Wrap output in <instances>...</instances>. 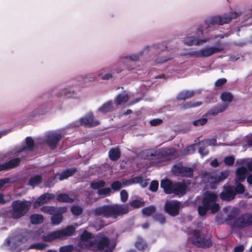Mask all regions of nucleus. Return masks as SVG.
Masks as SVG:
<instances>
[{"instance_id": "obj_59", "label": "nucleus", "mask_w": 252, "mask_h": 252, "mask_svg": "<svg viewBox=\"0 0 252 252\" xmlns=\"http://www.w3.org/2000/svg\"><path fill=\"white\" fill-rule=\"evenodd\" d=\"M101 76V78L103 80H109L112 78L113 74L111 73H106L104 75H102V73H99L98 76Z\"/></svg>"}, {"instance_id": "obj_62", "label": "nucleus", "mask_w": 252, "mask_h": 252, "mask_svg": "<svg viewBox=\"0 0 252 252\" xmlns=\"http://www.w3.org/2000/svg\"><path fill=\"white\" fill-rule=\"evenodd\" d=\"M235 158H224V163L228 165H233Z\"/></svg>"}, {"instance_id": "obj_7", "label": "nucleus", "mask_w": 252, "mask_h": 252, "mask_svg": "<svg viewBox=\"0 0 252 252\" xmlns=\"http://www.w3.org/2000/svg\"><path fill=\"white\" fill-rule=\"evenodd\" d=\"M210 37H203V28L200 26L196 29L195 35L186 37L184 42L188 46H199L211 39Z\"/></svg>"}, {"instance_id": "obj_30", "label": "nucleus", "mask_w": 252, "mask_h": 252, "mask_svg": "<svg viewBox=\"0 0 252 252\" xmlns=\"http://www.w3.org/2000/svg\"><path fill=\"white\" fill-rule=\"evenodd\" d=\"M228 176L227 171L221 172L220 174L216 177H212V183L218 184L223 181Z\"/></svg>"}, {"instance_id": "obj_22", "label": "nucleus", "mask_w": 252, "mask_h": 252, "mask_svg": "<svg viewBox=\"0 0 252 252\" xmlns=\"http://www.w3.org/2000/svg\"><path fill=\"white\" fill-rule=\"evenodd\" d=\"M187 186L184 183L177 182L174 183L173 193L176 195H184L187 191Z\"/></svg>"}, {"instance_id": "obj_17", "label": "nucleus", "mask_w": 252, "mask_h": 252, "mask_svg": "<svg viewBox=\"0 0 252 252\" xmlns=\"http://www.w3.org/2000/svg\"><path fill=\"white\" fill-rule=\"evenodd\" d=\"M233 190L232 186H224L223 190L220 194V198L222 200L228 201L233 200L236 196Z\"/></svg>"}, {"instance_id": "obj_52", "label": "nucleus", "mask_w": 252, "mask_h": 252, "mask_svg": "<svg viewBox=\"0 0 252 252\" xmlns=\"http://www.w3.org/2000/svg\"><path fill=\"white\" fill-rule=\"evenodd\" d=\"M209 210L205 206H199L198 207V214L201 216H204L207 213V211Z\"/></svg>"}, {"instance_id": "obj_60", "label": "nucleus", "mask_w": 252, "mask_h": 252, "mask_svg": "<svg viewBox=\"0 0 252 252\" xmlns=\"http://www.w3.org/2000/svg\"><path fill=\"white\" fill-rule=\"evenodd\" d=\"M95 76H87L85 78H83L82 81L84 82L85 83H87L88 82L93 81L95 80Z\"/></svg>"}, {"instance_id": "obj_58", "label": "nucleus", "mask_w": 252, "mask_h": 252, "mask_svg": "<svg viewBox=\"0 0 252 252\" xmlns=\"http://www.w3.org/2000/svg\"><path fill=\"white\" fill-rule=\"evenodd\" d=\"M132 184L140 183L142 184L143 182V178L141 176H138L131 178Z\"/></svg>"}, {"instance_id": "obj_2", "label": "nucleus", "mask_w": 252, "mask_h": 252, "mask_svg": "<svg viewBox=\"0 0 252 252\" xmlns=\"http://www.w3.org/2000/svg\"><path fill=\"white\" fill-rule=\"evenodd\" d=\"M31 206V201L17 200L13 201L11 204V218L15 220L21 218L26 215Z\"/></svg>"}, {"instance_id": "obj_27", "label": "nucleus", "mask_w": 252, "mask_h": 252, "mask_svg": "<svg viewBox=\"0 0 252 252\" xmlns=\"http://www.w3.org/2000/svg\"><path fill=\"white\" fill-rule=\"evenodd\" d=\"M77 171V169L75 167L66 169L63 170L59 176L60 181L63 180L72 176Z\"/></svg>"}, {"instance_id": "obj_24", "label": "nucleus", "mask_w": 252, "mask_h": 252, "mask_svg": "<svg viewBox=\"0 0 252 252\" xmlns=\"http://www.w3.org/2000/svg\"><path fill=\"white\" fill-rule=\"evenodd\" d=\"M247 173V169L244 166H241L237 168L236 171V181L240 182L244 181Z\"/></svg>"}, {"instance_id": "obj_26", "label": "nucleus", "mask_w": 252, "mask_h": 252, "mask_svg": "<svg viewBox=\"0 0 252 252\" xmlns=\"http://www.w3.org/2000/svg\"><path fill=\"white\" fill-rule=\"evenodd\" d=\"M194 91H185L180 93L177 96V99L178 100H185L187 99L190 98L195 95Z\"/></svg>"}, {"instance_id": "obj_43", "label": "nucleus", "mask_w": 252, "mask_h": 252, "mask_svg": "<svg viewBox=\"0 0 252 252\" xmlns=\"http://www.w3.org/2000/svg\"><path fill=\"white\" fill-rule=\"evenodd\" d=\"M220 97L222 101L230 102L232 101L233 98V96L229 92H223L221 94Z\"/></svg>"}, {"instance_id": "obj_36", "label": "nucleus", "mask_w": 252, "mask_h": 252, "mask_svg": "<svg viewBox=\"0 0 252 252\" xmlns=\"http://www.w3.org/2000/svg\"><path fill=\"white\" fill-rule=\"evenodd\" d=\"M105 182L102 180L93 181L90 183V187L93 189H97V190L105 187Z\"/></svg>"}, {"instance_id": "obj_4", "label": "nucleus", "mask_w": 252, "mask_h": 252, "mask_svg": "<svg viewBox=\"0 0 252 252\" xmlns=\"http://www.w3.org/2000/svg\"><path fill=\"white\" fill-rule=\"evenodd\" d=\"M110 244V240L107 236H97L94 240L88 242L84 248L90 251L96 252L109 247Z\"/></svg>"}, {"instance_id": "obj_51", "label": "nucleus", "mask_w": 252, "mask_h": 252, "mask_svg": "<svg viewBox=\"0 0 252 252\" xmlns=\"http://www.w3.org/2000/svg\"><path fill=\"white\" fill-rule=\"evenodd\" d=\"M111 192V189L110 188H105L99 189L97 190V194L99 195L106 196L109 195Z\"/></svg>"}, {"instance_id": "obj_15", "label": "nucleus", "mask_w": 252, "mask_h": 252, "mask_svg": "<svg viewBox=\"0 0 252 252\" xmlns=\"http://www.w3.org/2000/svg\"><path fill=\"white\" fill-rule=\"evenodd\" d=\"M62 137V135L58 132L50 133L46 135L45 142L51 149L54 150Z\"/></svg>"}, {"instance_id": "obj_33", "label": "nucleus", "mask_w": 252, "mask_h": 252, "mask_svg": "<svg viewBox=\"0 0 252 252\" xmlns=\"http://www.w3.org/2000/svg\"><path fill=\"white\" fill-rule=\"evenodd\" d=\"M31 222L33 224H38L42 223L43 221V217L40 214H32L30 217Z\"/></svg>"}, {"instance_id": "obj_63", "label": "nucleus", "mask_w": 252, "mask_h": 252, "mask_svg": "<svg viewBox=\"0 0 252 252\" xmlns=\"http://www.w3.org/2000/svg\"><path fill=\"white\" fill-rule=\"evenodd\" d=\"M154 48L160 49L162 51H164L167 48V47L164 45L163 43H162L161 44H159L158 45H156L155 47H154Z\"/></svg>"}, {"instance_id": "obj_28", "label": "nucleus", "mask_w": 252, "mask_h": 252, "mask_svg": "<svg viewBox=\"0 0 252 252\" xmlns=\"http://www.w3.org/2000/svg\"><path fill=\"white\" fill-rule=\"evenodd\" d=\"M57 200L59 202L71 203L74 201V199L70 197L66 193H60L57 196Z\"/></svg>"}, {"instance_id": "obj_3", "label": "nucleus", "mask_w": 252, "mask_h": 252, "mask_svg": "<svg viewBox=\"0 0 252 252\" xmlns=\"http://www.w3.org/2000/svg\"><path fill=\"white\" fill-rule=\"evenodd\" d=\"M237 16L238 14L236 12H230L222 15L209 17L205 20V24L208 27L215 25H223L230 23Z\"/></svg>"}, {"instance_id": "obj_41", "label": "nucleus", "mask_w": 252, "mask_h": 252, "mask_svg": "<svg viewBox=\"0 0 252 252\" xmlns=\"http://www.w3.org/2000/svg\"><path fill=\"white\" fill-rule=\"evenodd\" d=\"M128 99V96L127 94H120L116 97L115 103L117 105H120L122 103L126 102Z\"/></svg>"}, {"instance_id": "obj_25", "label": "nucleus", "mask_w": 252, "mask_h": 252, "mask_svg": "<svg viewBox=\"0 0 252 252\" xmlns=\"http://www.w3.org/2000/svg\"><path fill=\"white\" fill-rule=\"evenodd\" d=\"M57 231L59 235V238H62L65 236L72 235L75 231V229L73 226L69 225L64 229L58 230Z\"/></svg>"}, {"instance_id": "obj_32", "label": "nucleus", "mask_w": 252, "mask_h": 252, "mask_svg": "<svg viewBox=\"0 0 252 252\" xmlns=\"http://www.w3.org/2000/svg\"><path fill=\"white\" fill-rule=\"evenodd\" d=\"M202 104V102L201 101H188L181 105V108L183 110L198 107L201 105Z\"/></svg>"}, {"instance_id": "obj_44", "label": "nucleus", "mask_w": 252, "mask_h": 252, "mask_svg": "<svg viewBox=\"0 0 252 252\" xmlns=\"http://www.w3.org/2000/svg\"><path fill=\"white\" fill-rule=\"evenodd\" d=\"M71 213L75 216H78L81 215L83 212V208L78 205H73L70 209Z\"/></svg>"}, {"instance_id": "obj_48", "label": "nucleus", "mask_w": 252, "mask_h": 252, "mask_svg": "<svg viewBox=\"0 0 252 252\" xmlns=\"http://www.w3.org/2000/svg\"><path fill=\"white\" fill-rule=\"evenodd\" d=\"M92 237V234L91 233L88 232L87 231H84L83 233L80 235V239L82 241L86 242L85 245L90 241H88L89 239Z\"/></svg>"}, {"instance_id": "obj_21", "label": "nucleus", "mask_w": 252, "mask_h": 252, "mask_svg": "<svg viewBox=\"0 0 252 252\" xmlns=\"http://www.w3.org/2000/svg\"><path fill=\"white\" fill-rule=\"evenodd\" d=\"M21 162V158H12L8 162L0 164V171L7 170L18 166Z\"/></svg>"}, {"instance_id": "obj_64", "label": "nucleus", "mask_w": 252, "mask_h": 252, "mask_svg": "<svg viewBox=\"0 0 252 252\" xmlns=\"http://www.w3.org/2000/svg\"><path fill=\"white\" fill-rule=\"evenodd\" d=\"M244 250V246L243 245H240L236 246L234 248L235 252H243Z\"/></svg>"}, {"instance_id": "obj_34", "label": "nucleus", "mask_w": 252, "mask_h": 252, "mask_svg": "<svg viewBox=\"0 0 252 252\" xmlns=\"http://www.w3.org/2000/svg\"><path fill=\"white\" fill-rule=\"evenodd\" d=\"M42 240L45 242H50L56 239H59V235L57 231H53L49 233L47 235H43L42 237Z\"/></svg>"}, {"instance_id": "obj_14", "label": "nucleus", "mask_w": 252, "mask_h": 252, "mask_svg": "<svg viewBox=\"0 0 252 252\" xmlns=\"http://www.w3.org/2000/svg\"><path fill=\"white\" fill-rule=\"evenodd\" d=\"M217 144L216 138L205 139L202 140L197 144L198 147V152L201 156H206L209 153L207 147L209 146H215Z\"/></svg>"}, {"instance_id": "obj_57", "label": "nucleus", "mask_w": 252, "mask_h": 252, "mask_svg": "<svg viewBox=\"0 0 252 252\" xmlns=\"http://www.w3.org/2000/svg\"><path fill=\"white\" fill-rule=\"evenodd\" d=\"M236 214H235V213H230V214H229L227 215L226 220H234L233 222V223H232V228H238L237 227H236L233 226L234 222L238 218H237V219H236Z\"/></svg>"}, {"instance_id": "obj_46", "label": "nucleus", "mask_w": 252, "mask_h": 252, "mask_svg": "<svg viewBox=\"0 0 252 252\" xmlns=\"http://www.w3.org/2000/svg\"><path fill=\"white\" fill-rule=\"evenodd\" d=\"M155 220L158 221L161 224H164L166 222L165 216L161 213H156L153 216Z\"/></svg>"}, {"instance_id": "obj_38", "label": "nucleus", "mask_w": 252, "mask_h": 252, "mask_svg": "<svg viewBox=\"0 0 252 252\" xmlns=\"http://www.w3.org/2000/svg\"><path fill=\"white\" fill-rule=\"evenodd\" d=\"M121 152L119 147L111 148L108 153L109 158H120Z\"/></svg>"}, {"instance_id": "obj_54", "label": "nucleus", "mask_w": 252, "mask_h": 252, "mask_svg": "<svg viewBox=\"0 0 252 252\" xmlns=\"http://www.w3.org/2000/svg\"><path fill=\"white\" fill-rule=\"evenodd\" d=\"M121 200L123 202H126L128 197V194L126 190L123 189L120 192Z\"/></svg>"}, {"instance_id": "obj_5", "label": "nucleus", "mask_w": 252, "mask_h": 252, "mask_svg": "<svg viewBox=\"0 0 252 252\" xmlns=\"http://www.w3.org/2000/svg\"><path fill=\"white\" fill-rule=\"evenodd\" d=\"M36 146L32 138L30 136L27 137L25 140V143L21 146L15 147L12 151L8 152L7 156H5L3 158H6L7 156L14 157L18 156V154L23 152L28 153L34 151Z\"/></svg>"}, {"instance_id": "obj_50", "label": "nucleus", "mask_w": 252, "mask_h": 252, "mask_svg": "<svg viewBox=\"0 0 252 252\" xmlns=\"http://www.w3.org/2000/svg\"><path fill=\"white\" fill-rule=\"evenodd\" d=\"M111 187L114 191H117L122 189V184L120 181H116L111 184Z\"/></svg>"}, {"instance_id": "obj_10", "label": "nucleus", "mask_w": 252, "mask_h": 252, "mask_svg": "<svg viewBox=\"0 0 252 252\" xmlns=\"http://www.w3.org/2000/svg\"><path fill=\"white\" fill-rule=\"evenodd\" d=\"M227 107V105H220L217 106H215L209 111H208L205 114H204L203 116V118L194 121L192 122V124L196 126H204L207 123L208 121L207 117H210V116H215L219 113L224 111Z\"/></svg>"}, {"instance_id": "obj_9", "label": "nucleus", "mask_w": 252, "mask_h": 252, "mask_svg": "<svg viewBox=\"0 0 252 252\" xmlns=\"http://www.w3.org/2000/svg\"><path fill=\"white\" fill-rule=\"evenodd\" d=\"M223 50L224 47L221 45L219 47H208L202 48L198 51L189 52L187 55L193 58H207Z\"/></svg>"}, {"instance_id": "obj_42", "label": "nucleus", "mask_w": 252, "mask_h": 252, "mask_svg": "<svg viewBox=\"0 0 252 252\" xmlns=\"http://www.w3.org/2000/svg\"><path fill=\"white\" fill-rule=\"evenodd\" d=\"M197 147L196 144H191L188 146L182 151V154L185 155H188L194 153Z\"/></svg>"}, {"instance_id": "obj_53", "label": "nucleus", "mask_w": 252, "mask_h": 252, "mask_svg": "<svg viewBox=\"0 0 252 252\" xmlns=\"http://www.w3.org/2000/svg\"><path fill=\"white\" fill-rule=\"evenodd\" d=\"M158 188V182L157 181H152L150 184L149 189L153 192L156 191Z\"/></svg>"}, {"instance_id": "obj_55", "label": "nucleus", "mask_w": 252, "mask_h": 252, "mask_svg": "<svg viewBox=\"0 0 252 252\" xmlns=\"http://www.w3.org/2000/svg\"><path fill=\"white\" fill-rule=\"evenodd\" d=\"M227 82V80L224 78H220L218 79L215 83V85L217 87H221L223 85L225 84Z\"/></svg>"}, {"instance_id": "obj_61", "label": "nucleus", "mask_w": 252, "mask_h": 252, "mask_svg": "<svg viewBox=\"0 0 252 252\" xmlns=\"http://www.w3.org/2000/svg\"><path fill=\"white\" fill-rule=\"evenodd\" d=\"M10 182V179L6 178L0 179V189L3 187V186Z\"/></svg>"}, {"instance_id": "obj_11", "label": "nucleus", "mask_w": 252, "mask_h": 252, "mask_svg": "<svg viewBox=\"0 0 252 252\" xmlns=\"http://www.w3.org/2000/svg\"><path fill=\"white\" fill-rule=\"evenodd\" d=\"M217 199V195L213 192L206 194L203 197L202 203V205L205 206L212 213L215 214L220 209V205L216 203Z\"/></svg>"}, {"instance_id": "obj_12", "label": "nucleus", "mask_w": 252, "mask_h": 252, "mask_svg": "<svg viewBox=\"0 0 252 252\" xmlns=\"http://www.w3.org/2000/svg\"><path fill=\"white\" fill-rule=\"evenodd\" d=\"M252 225V213H246L242 214L235 221L233 226L242 229Z\"/></svg>"}, {"instance_id": "obj_35", "label": "nucleus", "mask_w": 252, "mask_h": 252, "mask_svg": "<svg viewBox=\"0 0 252 252\" xmlns=\"http://www.w3.org/2000/svg\"><path fill=\"white\" fill-rule=\"evenodd\" d=\"M42 176L39 175H35L33 177H31L28 183V185L32 186L34 187L41 183L42 182Z\"/></svg>"}, {"instance_id": "obj_1", "label": "nucleus", "mask_w": 252, "mask_h": 252, "mask_svg": "<svg viewBox=\"0 0 252 252\" xmlns=\"http://www.w3.org/2000/svg\"><path fill=\"white\" fill-rule=\"evenodd\" d=\"M130 209L127 204H109L98 206L92 211L94 217L102 216L106 218L116 219L119 216L126 214Z\"/></svg>"}, {"instance_id": "obj_40", "label": "nucleus", "mask_w": 252, "mask_h": 252, "mask_svg": "<svg viewBox=\"0 0 252 252\" xmlns=\"http://www.w3.org/2000/svg\"><path fill=\"white\" fill-rule=\"evenodd\" d=\"M58 209L59 207L50 206H44L42 208V211L43 212L52 215V216L58 212Z\"/></svg>"}, {"instance_id": "obj_31", "label": "nucleus", "mask_w": 252, "mask_h": 252, "mask_svg": "<svg viewBox=\"0 0 252 252\" xmlns=\"http://www.w3.org/2000/svg\"><path fill=\"white\" fill-rule=\"evenodd\" d=\"M131 210L135 208H139L141 206H143L145 204V202L142 199H134L129 202V204H127Z\"/></svg>"}, {"instance_id": "obj_8", "label": "nucleus", "mask_w": 252, "mask_h": 252, "mask_svg": "<svg viewBox=\"0 0 252 252\" xmlns=\"http://www.w3.org/2000/svg\"><path fill=\"white\" fill-rule=\"evenodd\" d=\"M177 152L176 148L173 147L164 148L157 151L154 149H147L142 151L140 154L142 158H149L160 156V158H167L175 154Z\"/></svg>"}, {"instance_id": "obj_29", "label": "nucleus", "mask_w": 252, "mask_h": 252, "mask_svg": "<svg viewBox=\"0 0 252 252\" xmlns=\"http://www.w3.org/2000/svg\"><path fill=\"white\" fill-rule=\"evenodd\" d=\"M114 110V107L112 104V101H108L104 103L98 109V111L102 113H106L112 111Z\"/></svg>"}, {"instance_id": "obj_13", "label": "nucleus", "mask_w": 252, "mask_h": 252, "mask_svg": "<svg viewBox=\"0 0 252 252\" xmlns=\"http://www.w3.org/2000/svg\"><path fill=\"white\" fill-rule=\"evenodd\" d=\"M180 202L176 200L167 201L164 204V211L171 216L175 217L179 214Z\"/></svg>"}, {"instance_id": "obj_39", "label": "nucleus", "mask_w": 252, "mask_h": 252, "mask_svg": "<svg viewBox=\"0 0 252 252\" xmlns=\"http://www.w3.org/2000/svg\"><path fill=\"white\" fill-rule=\"evenodd\" d=\"M135 246L139 250L143 251L147 247V244L144 240L140 237L137 238Z\"/></svg>"}, {"instance_id": "obj_16", "label": "nucleus", "mask_w": 252, "mask_h": 252, "mask_svg": "<svg viewBox=\"0 0 252 252\" xmlns=\"http://www.w3.org/2000/svg\"><path fill=\"white\" fill-rule=\"evenodd\" d=\"M173 171L182 177H192L193 169L191 167H187L181 164H176L173 166Z\"/></svg>"}, {"instance_id": "obj_47", "label": "nucleus", "mask_w": 252, "mask_h": 252, "mask_svg": "<svg viewBox=\"0 0 252 252\" xmlns=\"http://www.w3.org/2000/svg\"><path fill=\"white\" fill-rule=\"evenodd\" d=\"M233 189L236 195L237 194H242L245 190L244 186L241 183L237 184L236 187L233 186Z\"/></svg>"}, {"instance_id": "obj_23", "label": "nucleus", "mask_w": 252, "mask_h": 252, "mask_svg": "<svg viewBox=\"0 0 252 252\" xmlns=\"http://www.w3.org/2000/svg\"><path fill=\"white\" fill-rule=\"evenodd\" d=\"M174 183L169 179H163L160 182V187L166 194H169L173 192Z\"/></svg>"}, {"instance_id": "obj_6", "label": "nucleus", "mask_w": 252, "mask_h": 252, "mask_svg": "<svg viewBox=\"0 0 252 252\" xmlns=\"http://www.w3.org/2000/svg\"><path fill=\"white\" fill-rule=\"evenodd\" d=\"M189 234L192 235V243L199 248H208L213 245L211 240L207 239L206 235L202 234L199 230H191L189 231Z\"/></svg>"}, {"instance_id": "obj_56", "label": "nucleus", "mask_w": 252, "mask_h": 252, "mask_svg": "<svg viewBox=\"0 0 252 252\" xmlns=\"http://www.w3.org/2000/svg\"><path fill=\"white\" fill-rule=\"evenodd\" d=\"M163 122L162 119H154L150 121V124L152 126H158L161 125Z\"/></svg>"}, {"instance_id": "obj_45", "label": "nucleus", "mask_w": 252, "mask_h": 252, "mask_svg": "<svg viewBox=\"0 0 252 252\" xmlns=\"http://www.w3.org/2000/svg\"><path fill=\"white\" fill-rule=\"evenodd\" d=\"M74 90L70 88H64L62 90L61 92V96H63L66 98H69L72 97L73 94Z\"/></svg>"}, {"instance_id": "obj_49", "label": "nucleus", "mask_w": 252, "mask_h": 252, "mask_svg": "<svg viewBox=\"0 0 252 252\" xmlns=\"http://www.w3.org/2000/svg\"><path fill=\"white\" fill-rule=\"evenodd\" d=\"M47 246L48 245L45 243H37L32 244L30 246V249H37V250H43L46 247H47Z\"/></svg>"}, {"instance_id": "obj_19", "label": "nucleus", "mask_w": 252, "mask_h": 252, "mask_svg": "<svg viewBox=\"0 0 252 252\" xmlns=\"http://www.w3.org/2000/svg\"><path fill=\"white\" fill-rule=\"evenodd\" d=\"M55 195L53 193H45L39 196L33 204V207L36 208L42 205L47 203L50 200L54 199Z\"/></svg>"}, {"instance_id": "obj_18", "label": "nucleus", "mask_w": 252, "mask_h": 252, "mask_svg": "<svg viewBox=\"0 0 252 252\" xmlns=\"http://www.w3.org/2000/svg\"><path fill=\"white\" fill-rule=\"evenodd\" d=\"M81 125L87 127H93L96 126L99 124L98 121L94 119L93 114L92 113L86 115L79 120Z\"/></svg>"}, {"instance_id": "obj_20", "label": "nucleus", "mask_w": 252, "mask_h": 252, "mask_svg": "<svg viewBox=\"0 0 252 252\" xmlns=\"http://www.w3.org/2000/svg\"><path fill=\"white\" fill-rule=\"evenodd\" d=\"M67 209L66 207H59L58 212L54 214L51 218L52 224L58 225L63 220V214L66 212Z\"/></svg>"}, {"instance_id": "obj_37", "label": "nucleus", "mask_w": 252, "mask_h": 252, "mask_svg": "<svg viewBox=\"0 0 252 252\" xmlns=\"http://www.w3.org/2000/svg\"><path fill=\"white\" fill-rule=\"evenodd\" d=\"M156 211V208L154 205H150L142 209V213L146 216H150L154 214Z\"/></svg>"}]
</instances>
